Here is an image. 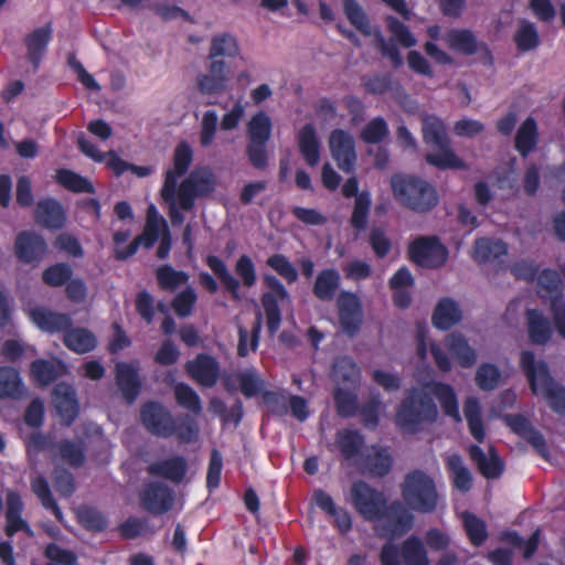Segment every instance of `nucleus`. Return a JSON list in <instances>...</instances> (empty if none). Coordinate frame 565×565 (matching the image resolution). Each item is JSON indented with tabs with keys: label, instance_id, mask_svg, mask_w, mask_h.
<instances>
[{
	"label": "nucleus",
	"instance_id": "obj_56",
	"mask_svg": "<svg viewBox=\"0 0 565 565\" xmlns=\"http://www.w3.org/2000/svg\"><path fill=\"white\" fill-rule=\"evenodd\" d=\"M56 448L61 459L73 468H79L85 463V448L70 439H63L57 443Z\"/></svg>",
	"mask_w": 565,
	"mask_h": 565
},
{
	"label": "nucleus",
	"instance_id": "obj_12",
	"mask_svg": "<svg viewBox=\"0 0 565 565\" xmlns=\"http://www.w3.org/2000/svg\"><path fill=\"white\" fill-rule=\"evenodd\" d=\"M140 420L151 435L169 438L173 436V416L161 403L149 401L140 408Z\"/></svg>",
	"mask_w": 565,
	"mask_h": 565
},
{
	"label": "nucleus",
	"instance_id": "obj_63",
	"mask_svg": "<svg viewBox=\"0 0 565 565\" xmlns=\"http://www.w3.org/2000/svg\"><path fill=\"white\" fill-rule=\"evenodd\" d=\"M260 319L258 318L254 323L250 333L243 327L238 328V344H237V355L241 358H246L249 353V350L255 352L259 344V334H260Z\"/></svg>",
	"mask_w": 565,
	"mask_h": 565
},
{
	"label": "nucleus",
	"instance_id": "obj_59",
	"mask_svg": "<svg viewBox=\"0 0 565 565\" xmlns=\"http://www.w3.org/2000/svg\"><path fill=\"white\" fill-rule=\"evenodd\" d=\"M390 134L386 120L379 116L372 118L361 130L360 138L367 145L384 141Z\"/></svg>",
	"mask_w": 565,
	"mask_h": 565
},
{
	"label": "nucleus",
	"instance_id": "obj_61",
	"mask_svg": "<svg viewBox=\"0 0 565 565\" xmlns=\"http://www.w3.org/2000/svg\"><path fill=\"white\" fill-rule=\"evenodd\" d=\"M371 204L369 192L363 191L356 196L350 218V224L354 230L364 231L366 228Z\"/></svg>",
	"mask_w": 565,
	"mask_h": 565
},
{
	"label": "nucleus",
	"instance_id": "obj_31",
	"mask_svg": "<svg viewBox=\"0 0 565 565\" xmlns=\"http://www.w3.org/2000/svg\"><path fill=\"white\" fill-rule=\"evenodd\" d=\"M445 343L451 356L461 367L469 369L476 364L477 353L463 334L451 332L446 337Z\"/></svg>",
	"mask_w": 565,
	"mask_h": 565
},
{
	"label": "nucleus",
	"instance_id": "obj_40",
	"mask_svg": "<svg viewBox=\"0 0 565 565\" xmlns=\"http://www.w3.org/2000/svg\"><path fill=\"white\" fill-rule=\"evenodd\" d=\"M508 254V245L502 239L482 237L473 245V258L478 263L499 259Z\"/></svg>",
	"mask_w": 565,
	"mask_h": 565
},
{
	"label": "nucleus",
	"instance_id": "obj_52",
	"mask_svg": "<svg viewBox=\"0 0 565 565\" xmlns=\"http://www.w3.org/2000/svg\"><path fill=\"white\" fill-rule=\"evenodd\" d=\"M239 53V46L230 33L216 34L212 38L209 57L214 60L220 56L235 57Z\"/></svg>",
	"mask_w": 565,
	"mask_h": 565
},
{
	"label": "nucleus",
	"instance_id": "obj_28",
	"mask_svg": "<svg viewBox=\"0 0 565 565\" xmlns=\"http://www.w3.org/2000/svg\"><path fill=\"white\" fill-rule=\"evenodd\" d=\"M31 320L42 331L54 333L65 332L73 324L72 318L67 313L54 312L45 308H34L30 312Z\"/></svg>",
	"mask_w": 565,
	"mask_h": 565
},
{
	"label": "nucleus",
	"instance_id": "obj_16",
	"mask_svg": "<svg viewBox=\"0 0 565 565\" xmlns=\"http://www.w3.org/2000/svg\"><path fill=\"white\" fill-rule=\"evenodd\" d=\"M185 371L199 385L211 388L215 386L221 376V366L216 358L209 353H199L188 361Z\"/></svg>",
	"mask_w": 565,
	"mask_h": 565
},
{
	"label": "nucleus",
	"instance_id": "obj_6",
	"mask_svg": "<svg viewBox=\"0 0 565 565\" xmlns=\"http://www.w3.org/2000/svg\"><path fill=\"white\" fill-rule=\"evenodd\" d=\"M273 124L270 117L263 110L254 114L247 122L248 142L246 156L249 163L257 170L268 166L267 142L270 140Z\"/></svg>",
	"mask_w": 565,
	"mask_h": 565
},
{
	"label": "nucleus",
	"instance_id": "obj_53",
	"mask_svg": "<svg viewBox=\"0 0 565 565\" xmlns=\"http://www.w3.org/2000/svg\"><path fill=\"white\" fill-rule=\"evenodd\" d=\"M502 379V374L500 369L492 363L483 362L481 363L477 371L475 381L477 386L484 392H491L495 390Z\"/></svg>",
	"mask_w": 565,
	"mask_h": 565
},
{
	"label": "nucleus",
	"instance_id": "obj_23",
	"mask_svg": "<svg viewBox=\"0 0 565 565\" xmlns=\"http://www.w3.org/2000/svg\"><path fill=\"white\" fill-rule=\"evenodd\" d=\"M34 220L45 228L61 230L66 223V213L57 200L47 198L36 203Z\"/></svg>",
	"mask_w": 565,
	"mask_h": 565
},
{
	"label": "nucleus",
	"instance_id": "obj_20",
	"mask_svg": "<svg viewBox=\"0 0 565 565\" xmlns=\"http://www.w3.org/2000/svg\"><path fill=\"white\" fill-rule=\"evenodd\" d=\"M115 381L124 399L132 404L141 393L142 382L138 367L127 362H118L115 365Z\"/></svg>",
	"mask_w": 565,
	"mask_h": 565
},
{
	"label": "nucleus",
	"instance_id": "obj_44",
	"mask_svg": "<svg viewBox=\"0 0 565 565\" xmlns=\"http://www.w3.org/2000/svg\"><path fill=\"white\" fill-rule=\"evenodd\" d=\"M364 465L371 476L384 477L392 469L393 458L385 448L372 446V452L365 456Z\"/></svg>",
	"mask_w": 565,
	"mask_h": 565
},
{
	"label": "nucleus",
	"instance_id": "obj_38",
	"mask_svg": "<svg viewBox=\"0 0 565 565\" xmlns=\"http://www.w3.org/2000/svg\"><path fill=\"white\" fill-rule=\"evenodd\" d=\"M445 465L454 488L462 493L468 492L472 488L473 479L462 457L459 454H451L446 457Z\"/></svg>",
	"mask_w": 565,
	"mask_h": 565
},
{
	"label": "nucleus",
	"instance_id": "obj_2",
	"mask_svg": "<svg viewBox=\"0 0 565 565\" xmlns=\"http://www.w3.org/2000/svg\"><path fill=\"white\" fill-rule=\"evenodd\" d=\"M423 140L434 152L425 156V161L438 170H465L467 163L451 148L445 122L436 116L423 119Z\"/></svg>",
	"mask_w": 565,
	"mask_h": 565
},
{
	"label": "nucleus",
	"instance_id": "obj_48",
	"mask_svg": "<svg viewBox=\"0 0 565 565\" xmlns=\"http://www.w3.org/2000/svg\"><path fill=\"white\" fill-rule=\"evenodd\" d=\"M514 42L520 52L535 50L541 43L535 24L525 19L521 20L514 33Z\"/></svg>",
	"mask_w": 565,
	"mask_h": 565
},
{
	"label": "nucleus",
	"instance_id": "obj_34",
	"mask_svg": "<svg viewBox=\"0 0 565 565\" xmlns=\"http://www.w3.org/2000/svg\"><path fill=\"white\" fill-rule=\"evenodd\" d=\"M341 285V276L335 268H326L318 273L312 292L321 301H331Z\"/></svg>",
	"mask_w": 565,
	"mask_h": 565
},
{
	"label": "nucleus",
	"instance_id": "obj_36",
	"mask_svg": "<svg viewBox=\"0 0 565 565\" xmlns=\"http://www.w3.org/2000/svg\"><path fill=\"white\" fill-rule=\"evenodd\" d=\"M166 231H169L166 220L158 214L157 207L151 204L147 210L143 231L137 238H140L146 249H150Z\"/></svg>",
	"mask_w": 565,
	"mask_h": 565
},
{
	"label": "nucleus",
	"instance_id": "obj_7",
	"mask_svg": "<svg viewBox=\"0 0 565 565\" xmlns=\"http://www.w3.org/2000/svg\"><path fill=\"white\" fill-rule=\"evenodd\" d=\"M377 532L381 537L394 540L409 532L414 524V516L405 502L394 500L385 503L381 509Z\"/></svg>",
	"mask_w": 565,
	"mask_h": 565
},
{
	"label": "nucleus",
	"instance_id": "obj_1",
	"mask_svg": "<svg viewBox=\"0 0 565 565\" xmlns=\"http://www.w3.org/2000/svg\"><path fill=\"white\" fill-rule=\"evenodd\" d=\"M520 367L532 394L541 395L554 413L565 416V386L555 381L547 363L536 360L534 352L524 350L521 352Z\"/></svg>",
	"mask_w": 565,
	"mask_h": 565
},
{
	"label": "nucleus",
	"instance_id": "obj_41",
	"mask_svg": "<svg viewBox=\"0 0 565 565\" xmlns=\"http://www.w3.org/2000/svg\"><path fill=\"white\" fill-rule=\"evenodd\" d=\"M431 393L438 399L446 416L451 417L456 422L461 420L458 398L451 385L437 382L433 385Z\"/></svg>",
	"mask_w": 565,
	"mask_h": 565
},
{
	"label": "nucleus",
	"instance_id": "obj_14",
	"mask_svg": "<svg viewBox=\"0 0 565 565\" xmlns=\"http://www.w3.org/2000/svg\"><path fill=\"white\" fill-rule=\"evenodd\" d=\"M339 322L342 331L350 338L356 335L363 321L362 305L359 297L343 290L338 296Z\"/></svg>",
	"mask_w": 565,
	"mask_h": 565
},
{
	"label": "nucleus",
	"instance_id": "obj_60",
	"mask_svg": "<svg viewBox=\"0 0 565 565\" xmlns=\"http://www.w3.org/2000/svg\"><path fill=\"white\" fill-rule=\"evenodd\" d=\"M173 436L181 444H190L194 441L199 435V426L194 418L190 415H180L177 418L173 417Z\"/></svg>",
	"mask_w": 565,
	"mask_h": 565
},
{
	"label": "nucleus",
	"instance_id": "obj_17",
	"mask_svg": "<svg viewBox=\"0 0 565 565\" xmlns=\"http://www.w3.org/2000/svg\"><path fill=\"white\" fill-rule=\"evenodd\" d=\"M47 253V244L42 235L34 231L20 232L14 241V254L24 264L40 263Z\"/></svg>",
	"mask_w": 565,
	"mask_h": 565
},
{
	"label": "nucleus",
	"instance_id": "obj_3",
	"mask_svg": "<svg viewBox=\"0 0 565 565\" xmlns=\"http://www.w3.org/2000/svg\"><path fill=\"white\" fill-rule=\"evenodd\" d=\"M391 189L402 206L416 213H427L439 202L436 188L417 175L394 174Z\"/></svg>",
	"mask_w": 565,
	"mask_h": 565
},
{
	"label": "nucleus",
	"instance_id": "obj_43",
	"mask_svg": "<svg viewBox=\"0 0 565 565\" xmlns=\"http://www.w3.org/2000/svg\"><path fill=\"white\" fill-rule=\"evenodd\" d=\"M55 181L73 193H94L93 183L85 177L66 168L57 169Z\"/></svg>",
	"mask_w": 565,
	"mask_h": 565
},
{
	"label": "nucleus",
	"instance_id": "obj_18",
	"mask_svg": "<svg viewBox=\"0 0 565 565\" xmlns=\"http://www.w3.org/2000/svg\"><path fill=\"white\" fill-rule=\"evenodd\" d=\"M504 422L510 429L525 439L544 459H548V447L542 433L533 427L531 422L521 414H509Z\"/></svg>",
	"mask_w": 565,
	"mask_h": 565
},
{
	"label": "nucleus",
	"instance_id": "obj_32",
	"mask_svg": "<svg viewBox=\"0 0 565 565\" xmlns=\"http://www.w3.org/2000/svg\"><path fill=\"white\" fill-rule=\"evenodd\" d=\"M539 127L533 117H527L520 125L514 137V148L522 158L529 157L539 143Z\"/></svg>",
	"mask_w": 565,
	"mask_h": 565
},
{
	"label": "nucleus",
	"instance_id": "obj_29",
	"mask_svg": "<svg viewBox=\"0 0 565 565\" xmlns=\"http://www.w3.org/2000/svg\"><path fill=\"white\" fill-rule=\"evenodd\" d=\"M468 451L471 460L477 465L479 472L484 478L497 479L503 473L504 463L493 447L490 448L489 458L478 445H471Z\"/></svg>",
	"mask_w": 565,
	"mask_h": 565
},
{
	"label": "nucleus",
	"instance_id": "obj_10",
	"mask_svg": "<svg viewBox=\"0 0 565 565\" xmlns=\"http://www.w3.org/2000/svg\"><path fill=\"white\" fill-rule=\"evenodd\" d=\"M214 189L215 179L210 170H194L178 189V204L182 211H191L196 198L207 196Z\"/></svg>",
	"mask_w": 565,
	"mask_h": 565
},
{
	"label": "nucleus",
	"instance_id": "obj_27",
	"mask_svg": "<svg viewBox=\"0 0 565 565\" xmlns=\"http://www.w3.org/2000/svg\"><path fill=\"white\" fill-rule=\"evenodd\" d=\"M462 319V311L452 298L444 297L437 302L433 316V326L441 331H447L458 324Z\"/></svg>",
	"mask_w": 565,
	"mask_h": 565
},
{
	"label": "nucleus",
	"instance_id": "obj_15",
	"mask_svg": "<svg viewBox=\"0 0 565 565\" xmlns=\"http://www.w3.org/2000/svg\"><path fill=\"white\" fill-rule=\"evenodd\" d=\"M141 508L150 514L162 515L173 505V491L167 484L152 481L145 484L139 494Z\"/></svg>",
	"mask_w": 565,
	"mask_h": 565
},
{
	"label": "nucleus",
	"instance_id": "obj_33",
	"mask_svg": "<svg viewBox=\"0 0 565 565\" xmlns=\"http://www.w3.org/2000/svg\"><path fill=\"white\" fill-rule=\"evenodd\" d=\"M299 151L309 167H316L320 161V143L315 127L303 125L297 136Z\"/></svg>",
	"mask_w": 565,
	"mask_h": 565
},
{
	"label": "nucleus",
	"instance_id": "obj_45",
	"mask_svg": "<svg viewBox=\"0 0 565 565\" xmlns=\"http://www.w3.org/2000/svg\"><path fill=\"white\" fill-rule=\"evenodd\" d=\"M31 489L39 498L43 508L50 510L56 520L62 521L63 512L52 494L47 480L43 476L32 479Z\"/></svg>",
	"mask_w": 565,
	"mask_h": 565
},
{
	"label": "nucleus",
	"instance_id": "obj_30",
	"mask_svg": "<svg viewBox=\"0 0 565 565\" xmlns=\"http://www.w3.org/2000/svg\"><path fill=\"white\" fill-rule=\"evenodd\" d=\"M335 446L345 460H352L362 455L365 438L358 429L342 428L335 433Z\"/></svg>",
	"mask_w": 565,
	"mask_h": 565
},
{
	"label": "nucleus",
	"instance_id": "obj_49",
	"mask_svg": "<svg viewBox=\"0 0 565 565\" xmlns=\"http://www.w3.org/2000/svg\"><path fill=\"white\" fill-rule=\"evenodd\" d=\"M402 559L405 565H429L426 548L417 536H409L402 543Z\"/></svg>",
	"mask_w": 565,
	"mask_h": 565
},
{
	"label": "nucleus",
	"instance_id": "obj_37",
	"mask_svg": "<svg viewBox=\"0 0 565 565\" xmlns=\"http://www.w3.org/2000/svg\"><path fill=\"white\" fill-rule=\"evenodd\" d=\"M64 364L62 362H52L45 359H36L30 365V376L32 381L41 387L49 386L56 381L63 373Z\"/></svg>",
	"mask_w": 565,
	"mask_h": 565
},
{
	"label": "nucleus",
	"instance_id": "obj_57",
	"mask_svg": "<svg viewBox=\"0 0 565 565\" xmlns=\"http://www.w3.org/2000/svg\"><path fill=\"white\" fill-rule=\"evenodd\" d=\"M174 397L179 406L198 415L202 412V403L199 394L186 383H178L174 386Z\"/></svg>",
	"mask_w": 565,
	"mask_h": 565
},
{
	"label": "nucleus",
	"instance_id": "obj_5",
	"mask_svg": "<svg viewBox=\"0 0 565 565\" xmlns=\"http://www.w3.org/2000/svg\"><path fill=\"white\" fill-rule=\"evenodd\" d=\"M405 504L419 513H431L438 504V493L431 477L422 470L408 472L401 487Z\"/></svg>",
	"mask_w": 565,
	"mask_h": 565
},
{
	"label": "nucleus",
	"instance_id": "obj_51",
	"mask_svg": "<svg viewBox=\"0 0 565 565\" xmlns=\"http://www.w3.org/2000/svg\"><path fill=\"white\" fill-rule=\"evenodd\" d=\"M78 523L87 531L99 533L107 529L108 520L95 507L82 505L77 509Z\"/></svg>",
	"mask_w": 565,
	"mask_h": 565
},
{
	"label": "nucleus",
	"instance_id": "obj_50",
	"mask_svg": "<svg viewBox=\"0 0 565 565\" xmlns=\"http://www.w3.org/2000/svg\"><path fill=\"white\" fill-rule=\"evenodd\" d=\"M343 12L348 21L364 36L372 34L370 20L358 0H343Z\"/></svg>",
	"mask_w": 565,
	"mask_h": 565
},
{
	"label": "nucleus",
	"instance_id": "obj_62",
	"mask_svg": "<svg viewBox=\"0 0 565 565\" xmlns=\"http://www.w3.org/2000/svg\"><path fill=\"white\" fill-rule=\"evenodd\" d=\"M333 398L337 413L340 417L350 418L358 414L359 403L355 393L344 388H337Z\"/></svg>",
	"mask_w": 565,
	"mask_h": 565
},
{
	"label": "nucleus",
	"instance_id": "obj_9",
	"mask_svg": "<svg viewBox=\"0 0 565 565\" xmlns=\"http://www.w3.org/2000/svg\"><path fill=\"white\" fill-rule=\"evenodd\" d=\"M263 284L269 291L263 294L260 301L266 315L267 330L269 334L274 335L279 330L281 323L279 302L289 301L290 295L285 285L275 275L264 274Z\"/></svg>",
	"mask_w": 565,
	"mask_h": 565
},
{
	"label": "nucleus",
	"instance_id": "obj_19",
	"mask_svg": "<svg viewBox=\"0 0 565 565\" xmlns=\"http://www.w3.org/2000/svg\"><path fill=\"white\" fill-rule=\"evenodd\" d=\"M24 503L19 492L8 490L6 495V526L4 533L12 537L18 532H24L32 536L33 531L29 523L22 518Z\"/></svg>",
	"mask_w": 565,
	"mask_h": 565
},
{
	"label": "nucleus",
	"instance_id": "obj_47",
	"mask_svg": "<svg viewBox=\"0 0 565 565\" xmlns=\"http://www.w3.org/2000/svg\"><path fill=\"white\" fill-rule=\"evenodd\" d=\"M461 519L470 543L476 547L483 545L488 539V529L486 522L469 511L462 512Z\"/></svg>",
	"mask_w": 565,
	"mask_h": 565
},
{
	"label": "nucleus",
	"instance_id": "obj_46",
	"mask_svg": "<svg viewBox=\"0 0 565 565\" xmlns=\"http://www.w3.org/2000/svg\"><path fill=\"white\" fill-rule=\"evenodd\" d=\"M156 278L162 290L174 291L188 284L190 276L184 270H177L171 265H162L156 270Z\"/></svg>",
	"mask_w": 565,
	"mask_h": 565
},
{
	"label": "nucleus",
	"instance_id": "obj_8",
	"mask_svg": "<svg viewBox=\"0 0 565 565\" xmlns=\"http://www.w3.org/2000/svg\"><path fill=\"white\" fill-rule=\"evenodd\" d=\"M408 258L422 268L438 269L449 256L447 247L437 236H419L408 245Z\"/></svg>",
	"mask_w": 565,
	"mask_h": 565
},
{
	"label": "nucleus",
	"instance_id": "obj_42",
	"mask_svg": "<svg viewBox=\"0 0 565 565\" xmlns=\"http://www.w3.org/2000/svg\"><path fill=\"white\" fill-rule=\"evenodd\" d=\"M23 394L20 373L12 366H0V399H18Z\"/></svg>",
	"mask_w": 565,
	"mask_h": 565
},
{
	"label": "nucleus",
	"instance_id": "obj_58",
	"mask_svg": "<svg viewBox=\"0 0 565 565\" xmlns=\"http://www.w3.org/2000/svg\"><path fill=\"white\" fill-rule=\"evenodd\" d=\"M157 531V527L150 526L147 518L129 516L118 526L119 535L125 540H135L146 532L154 534Z\"/></svg>",
	"mask_w": 565,
	"mask_h": 565
},
{
	"label": "nucleus",
	"instance_id": "obj_64",
	"mask_svg": "<svg viewBox=\"0 0 565 565\" xmlns=\"http://www.w3.org/2000/svg\"><path fill=\"white\" fill-rule=\"evenodd\" d=\"M381 397L379 394L370 396V398L359 407L358 413L361 416V423L369 429H375L380 424Z\"/></svg>",
	"mask_w": 565,
	"mask_h": 565
},
{
	"label": "nucleus",
	"instance_id": "obj_4",
	"mask_svg": "<svg viewBox=\"0 0 565 565\" xmlns=\"http://www.w3.org/2000/svg\"><path fill=\"white\" fill-rule=\"evenodd\" d=\"M438 417V408L429 393L412 388L396 411V423L405 431L417 433L424 424Z\"/></svg>",
	"mask_w": 565,
	"mask_h": 565
},
{
	"label": "nucleus",
	"instance_id": "obj_11",
	"mask_svg": "<svg viewBox=\"0 0 565 565\" xmlns=\"http://www.w3.org/2000/svg\"><path fill=\"white\" fill-rule=\"evenodd\" d=\"M350 494L356 512L367 521H375L380 518L381 509L384 508L387 500L382 491L372 488L363 480L352 483Z\"/></svg>",
	"mask_w": 565,
	"mask_h": 565
},
{
	"label": "nucleus",
	"instance_id": "obj_26",
	"mask_svg": "<svg viewBox=\"0 0 565 565\" xmlns=\"http://www.w3.org/2000/svg\"><path fill=\"white\" fill-rule=\"evenodd\" d=\"M188 471L186 459L182 456H173L164 460L150 463L147 472L153 477L164 478L174 483H180Z\"/></svg>",
	"mask_w": 565,
	"mask_h": 565
},
{
	"label": "nucleus",
	"instance_id": "obj_22",
	"mask_svg": "<svg viewBox=\"0 0 565 565\" xmlns=\"http://www.w3.org/2000/svg\"><path fill=\"white\" fill-rule=\"evenodd\" d=\"M445 42L449 49L460 52L465 55H475L480 49L484 50L490 64H492V54L486 43H478L472 31L468 29H451L445 36Z\"/></svg>",
	"mask_w": 565,
	"mask_h": 565
},
{
	"label": "nucleus",
	"instance_id": "obj_54",
	"mask_svg": "<svg viewBox=\"0 0 565 565\" xmlns=\"http://www.w3.org/2000/svg\"><path fill=\"white\" fill-rule=\"evenodd\" d=\"M73 276V268L70 264L61 262L46 267L42 273V281L52 288L65 286Z\"/></svg>",
	"mask_w": 565,
	"mask_h": 565
},
{
	"label": "nucleus",
	"instance_id": "obj_39",
	"mask_svg": "<svg viewBox=\"0 0 565 565\" xmlns=\"http://www.w3.org/2000/svg\"><path fill=\"white\" fill-rule=\"evenodd\" d=\"M204 263L212 273L220 279L224 289L234 298L239 299L241 281L228 270L223 259L215 255H207Z\"/></svg>",
	"mask_w": 565,
	"mask_h": 565
},
{
	"label": "nucleus",
	"instance_id": "obj_13",
	"mask_svg": "<svg viewBox=\"0 0 565 565\" xmlns=\"http://www.w3.org/2000/svg\"><path fill=\"white\" fill-rule=\"evenodd\" d=\"M329 146L333 160L344 173H353L356 164L354 138L343 129H334L329 137Z\"/></svg>",
	"mask_w": 565,
	"mask_h": 565
},
{
	"label": "nucleus",
	"instance_id": "obj_35",
	"mask_svg": "<svg viewBox=\"0 0 565 565\" xmlns=\"http://www.w3.org/2000/svg\"><path fill=\"white\" fill-rule=\"evenodd\" d=\"M63 342L68 350L77 354L88 353L97 347L96 335L90 330L73 328V324L63 333Z\"/></svg>",
	"mask_w": 565,
	"mask_h": 565
},
{
	"label": "nucleus",
	"instance_id": "obj_55",
	"mask_svg": "<svg viewBox=\"0 0 565 565\" xmlns=\"http://www.w3.org/2000/svg\"><path fill=\"white\" fill-rule=\"evenodd\" d=\"M266 265L273 269L278 276L291 285L299 278V274L289 258L280 253H275L267 257Z\"/></svg>",
	"mask_w": 565,
	"mask_h": 565
},
{
	"label": "nucleus",
	"instance_id": "obj_21",
	"mask_svg": "<svg viewBox=\"0 0 565 565\" xmlns=\"http://www.w3.org/2000/svg\"><path fill=\"white\" fill-rule=\"evenodd\" d=\"M52 35L53 28L51 21L25 35L23 42L26 47V58L34 71L39 70L42 58L46 53L47 45L52 40Z\"/></svg>",
	"mask_w": 565,
	"mask_h": 565
},
{
	"label": "nucleus",
	"instance_id": "obj_24",
	"mask_svg": "<svg viewBox=\"0 0 565 565\" xmlns=\"http://www.w3.org/2000/svg\"><path fill=\"white\" fill-rule=\"evenodd\" d=\"M54 405L62 426L70 427L79 413L75 391L67 385H57L54 390Z\"/></svg>",
	"mask_w": 565,
	"mask_h": 565
},
{
	"label": "nucleus",
	"instance_id": "obj_25",
	"mask_svg": "<svg viewBox=\"0 0 565 565\" xmlns=\"http://www.w3.org/2000/svg\"><path fill=\"white\" fill-rule=\"evenodd\" d=\"M525 317L529 341L533 345H546L553 337V329L548 318L539 309H527Z\"/></svg>",
	"mask_w": 565,
	"mask_h": 565
}]
</instances>
